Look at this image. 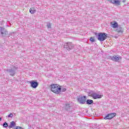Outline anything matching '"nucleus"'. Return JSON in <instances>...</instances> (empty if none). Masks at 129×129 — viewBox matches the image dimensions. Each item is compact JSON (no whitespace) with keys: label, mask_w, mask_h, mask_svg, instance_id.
Instances as JSON below:
<instances>
[{"label":"nucleus","mask_w":129,"mask_h":129,"mask_svg":"<svg viewBox=\"0 0 129 129\" xmlns=\"http://www.w3.org/2000/svg\"><path fill=\"white\" fill-rule=\"evenodd\" d=\"M51 90L56 94H59L61 92V87L58 84H53L51 85Z\"/></svg>","instance_id":"nucleus-1"},{"label":"nucleus","mask_w":129,"mask_h":129,"mask_svg":"<svg viewBox=\"0 0 129 129\" xmlns=\"http://www.w3.org/2000/svg\"><path fill=\"white\" fill-rule=\"evenodd\" d=\"M107 39V34L105 33H99L98 34V40L100 42H103Z\"/></svg>","instance_id":"nucleus-2"},{"label":"nucleus","mask_w":129,"mask_h":129,"mask_svg":"<svg viewBox=\"0 0 129 129\" xmlns=\"http://www.w3.org/2000/svg\"><path fill=\"white\" fill-rule=\"evenodd\" d=\"M17 69H18V67L14 66L13 67L12 69H7V71L10 74L11 76H15V75L16 74V70H17Z\"/></svg>","instance_id":"nucleus-3"},{"label":"nucleus","mask_w":129,"mask_h":129,"mask_svg":"<svg viewBox=\"0 0 129 129\" xmlns=\"http://www.w3.org/2000/svg\"><path fill=\"white\" fill-rule=\"evenodd\" d=\"M78 101L81 104H85V102H86V96H79L78 99Z\"/></svg>","instance_id":"nucleus-4"},{"label":"nucleus","mask_w":129,"mask_h":129,"mask_svg":"<svg viewBox=\"0 0 129 129\" xmlns=\"http://www.w3.org/2000/svg\"><path fill=\"white\" fill-rule=\"evenodd\" d=\"M64 48H66L67 50L69 51V50H72V49L74 48V45L72 44V42H68L64 43Z\"/></svg>","instance_id":"nucleus-5"},{"label":"nucleus","mask_w":129,"mask_h":129,"mask_svg":"<svg viewBox=\"0 0 129 129\" xmlns=\"http://www.w3.org/2000/svg\"><path fill=\"white\" fill-rule=\"evenodd\" d=\"M109 59H110V60H112V61H114V62H117V61H119V59H121V57L118 56V55L110 56L109 57Z\"/></svg>","instance_id":"nucleus-6"},{"label":"nucleus","mask_w":129,"mask_h":129,"mask_svg":"<svg viewBox=\"0 0 129 129\" xmlns=\"http://www.w3.org/2000/svg\"><path fill=\"white\" fill-rule=\"evenodd\" d=\"M115 115H116V113H111L110 114H108L106 116L104 117V119H111V118H113Z\"/></svg>","instance_id":"nucleus-7"},{"label":"nucleus","mask_w":129,"mask_h":129,"mask_svg":"<svg viewBox=\"0 0 129 129\" xmlns=\"http://www.w3.org/2000/svg\"><path fill=\"white\" fill-rule=\"evenodd\" d=\"M0 33L3 37L8 35V31L5 28L0 27Z\"/></svg>","instance_id":"nucleus-8"},{"label":"nucleus","mask_w":129,"mask_h":129,"mask_svg":"<svg viewBox=\"0 0 129 129\" xmlns=\"http://www.w3.org/2000/svg\"><path fill=\"white\" fill-rule=\"evenodd\" d=\"M113 5H115V6H120V1L119 0H108Z\"/></svg>","instance_id":"nucleus-9"},{"label":"nucleus","mask_w":129,"mask_h":129,"mask_svg":"<svg viewBox=\"0 0 129 129\" xmlns=\"http://www.w3.org/2000/svg\"><path fill=\"white\" fill-rule=\"evenodd\" d=\"M30 83L32 88H37V87H38V85H39V84L37 82L34 81H30Z\"/></svg>","instance_id":"nucleus-10"},{"label":"nucleus","mask_w":129,"mask_h":129,"mask_svg":"<svg viewBox=\"0 0 129 129\" xmlns=\"http://www.w3.org/2000/svg\"><path fill=\"white\" fill-rule=\"evenodd\" d=\"M102 97V95H99L97 93H95L94 95H93V98L94 99H98L99 98H101Z\"/></svg>","instance_id":"nucleus-11"},{"label":"nucleus","mask_w":129,"mask_h":129,"mask_svg":"<svg viewBox=\"0 0 129 129\" xmlns=\"http://www.w3.org/2000/svg\"><path fill=\"white\" fill-rule=\"evenodd\" d=\"M116 32L117 33H122L123 32V30H122V28L121 26H118L116 28Z\"/></svg>","instance_id":"nucleus-12"},{"label":"nucleus","mask_w":129,"mask_h":129,"mask_svg":"<svg viewBox=\"0 0 129 129\" xmlns=\"http://www.w3.org/2000/svg\"><path fill=\"white\" fill-rule=\"evenodd\" d=\"M111 24H112V28L114 29H116L118 27V24L115 21L114 22L113 24H112V22H111Z\"/></svg>","instance_id":"nucleus-13"},{"label":"nucleus","mask_w":129,"mask_h":129,"mask_svg":"<svg viewBox=\"0 0 129 129\" xmlns=\"http://www.w3.org/2000/svg\"><path fill=\"white\" fill-rule=\"evenodd\" d=\"M29 12L30 14H35L36 13V9L34 7H31L29 10Z\"/></svg>","instance_id":"nucleus-14"},{"label":"nucleus","mask_w":129,"mask_h":129,"mask_svg":"<svg viewBox=\"0 0 129 129\" xmlns=\"http://www.w3.org/2000/svg\"><path fill=\"white\" fill-rule=\"evenodd\" d=\"M15 125H16V122H15V121H13L11 122L10 125L9 126V128H12L14 127V126H15Z\"/></svg>","instance_id":"nucleus-15"},{"label":"nucleus","mask_w":129,"mask_h":129,"mask_svg":"<svg viewBox=\"0 0 129 129\" xmlns=\"http://www.w3.org/2000/svg\"><path fill=\"white\" fill-rule=\"evenodd\" d=\"M86 104L89 105L93 104V100L91 99H88L86 101Z\"/></svg>","instance_id":"nucleus-16"},{"label":"nucleus","mask_w":129,"mask_h":129,"mask_svg":"<svg viewBox=\"0 0 129 129\" xmlns=\"http://www.w3.org/2000/svg\"><path fill=\"white\" fill-rule=\"evenodd\" d=\"M95 93L94 91H91L89 93V96H91V97H93V95H94Z\"/></svg>","instance_id":"nucleus-17"},{"label":"nucleus","mask_w":129,"mask_h":129,"mask_svg":"<svg viewBox=\"0 0 129 129\" xmlns=\"http://www.w3.org/2000/svg\"><path fill=\"white\" fill-rule=\"evenodd\" d=\"M13 116L14 114L13 113H10V114L6 116V118H7L8 117V118H13Z\"/></svg>","instance_id":"nucleus-18"},{"label":"nucleus","mask_w":129,"mask_h":129,"mask_svg":"<svg viewBox=\"0 0 129 129\" xmlns=\"http://www.w3.org/2000/svg\"><path fill=\"white\" fill-rule=\"evenodd\" d=\"M3 127H8V126H9V124H8V123L7 122H5L3 123Z\"/></svg>","instance_id":"nucleus-19"},{"label":"nucleus","mask_w":129,"mask_h":129,"mask_svg":"<svg viewBox=\"0 0 129 129\" xmlns=\"http://www.w3.org/2000/svg\"><path fill=\"white\" fill-rule=\"evenodd\" d=\"M70 104H67L66 106V109H67V110L70 109Z\"/></svg>","instance_id":"nucleus-20"},{"label":"nucleus","mask_w":129,"mask_h":129,"mask_svg":"<svg viewBox=\"0 0 129 129\" xmlns=\"http://www.w3.org/2000/svg\"><path fill=\"white\" fill-rule=\"evenodd\" d=\"M90 41L92 43H94V42H95V39L93 37H91L90 39Z\"/></svg>","instance_id":"nucleus-21"},{"label":"nucleus","mask_w":129,"mask_h":129,"mask_svg":"<svg viewBox=\"0 0 129 129\" xmlns=\"http://www.w3.org/2000/svg\"><path fill=\"white\" fill-rule=\"evenodd\" d=\"M48 29L51 28V23H48L47 25Z\"/></svg>","instance_id":"nucleus-22"},{"label":"nucleus","mask_w":129,"mask_h":129,"mask_svg":"<svg viewBox=\"0 0 129 129\" xmlns=\"http://www.w3.org/2000/svg\"><path fill=\"white\" fill-rule=\"evenodd\" d=\"M66 91V88H61V91L62 92H65V91Z\"/></svg>","instance_id":"nucleus-23"},{"label":"nucleus","mask_w":129,"mask_h":129,"mask_svg":"<svg viewBox=\"0 0 129 129\" xmlns=\"http://www.w3.org/2000/svg\"><path fill=\"white\" fill-rule=\"evenodd\" d=\"M0 24H1V25H4V24H5V21H1Z\"/></svg>","instance_id":"nucleus-24"},{"label":"nucleus","mask_w":129,"mask_h":129,"mask_svg":"<svg viewBox=\"0 0 129 129\" xmlns=\"http://www.w3.org/2000/svg\"><path fill=\"white\" fill-rule=\"evenodd\" d=\"M0 121H2V117H0Z\"/></svg>","instance_id":"nucleus-25"},{"label":"nucleus","mask_w":129,"mask_h":129,"mask_svg":"<svg viewBox=\"0 0 129 129\" xmlns=\"http://www.w3.org/2000/svg\"><path fill=\"white\" fill-rule=\"evenodd\" d=\"M124 2H125V1H123V3H124Z\"/></svg>","instance_id":"nucleus-26"},{"label":"nucleus","mask_w":129,"mask_h":129,"mask_svg":"<svg viewBox=\"0 0 129 129\" xmlns=\"http://www.w3.org/2000/svg\"><path fill=\"white\" fill-rule=\"evenodd\" d=\"M11 35H13V33H11Z\"/></svg>","instance_id":"nucleus-27"}]
</instances>
